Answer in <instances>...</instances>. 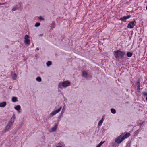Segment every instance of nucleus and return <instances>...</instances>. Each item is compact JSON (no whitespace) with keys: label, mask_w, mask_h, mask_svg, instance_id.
Wrapping results in <instances>:
<instances>
[{"label":"nucleus","mask_w":147,"mask_h":147,"mask_svg":"<svg viewBox=\"0 0 147 147\" xmlns=\"http://www.w3.org/2000/svg\"><path fill=\"white\" fill-rule=\"evenodd\" d=\"M6 103L4 102H2L0 103V107H5L6 105Z\"/></svg>","instance_id":"dca6fc26"},{"label":"nucleus","mask_w":147,"mask_h":147,"mask_svg":"<svg viewBox=\"0 0 147 147\" xmlns=\"http://www.w3.org/2000/svg\"><path fill=\"white\" fill-rule=\"evenodd\" d=\"M55 26V23L54 22H53L51 26V28L53 29L54 28Z\"/></svg>","instance_id":"6ab92c4d"},{"label":"nucleus","mask_w":147,"mask_h":147,"mask_svg":"<svg viewBox=\"0 0 147 147\" xmlns=\"http://www.w3.org/2000/svg\"><path fill=\"white\" fill-rule=\"evenodd\" d=\"M104 117H103L102 118V119H101V120H102V121H104Z\"/></svg>","instance_id":"473e14b6"},{"label":"nucleus","mask_w":147,"mask_h":147,"mask_svg":"<svg viewBox=\"0 0 147 147\" xmlns=\"http://www.w3.org/2000/svg\"><path fill=\"white\" fill-rule=\"evenodd\" d=\"M36 50H39V48L38 47H37L36 49Z\"/></svg>","instance_id":"f704fd0d"},{"label":"nucleus","mask_w":147,"mask_h":147,"mask_svg":"<svg viewBox=\"0 0 147 147\" xmlns=\"http://www.w3.org/2000/svg\"><path fill=\"white\" fill-rule=\"evenodd\" d=\"M136 22L133 19V20L131 22H130L128 24L127 28L130 29L133 28L136 25Z\"/></svg>","instance_id":"39448f33"},{"label":"nucleus","mask_w":147,"mask_h":147,"mask_svg":"<svg viewBox=\"0 0 147 147\" xmlns=\"http://www.w3.org/2000/svg\"><path fill=\"white\" fill-rule=\"evenodd\" d=\"M56 147H62L60 146H57Z\"/></svg>","instance_id":"c9c22d12"},{"label":"nucleus","mask_w":147,"mask_h":147,"mask_svg":"<svg viewBox=\"0 0 147 147\" xmlns=\"http://www.w3.org/2000/svg\"><path fill=\"white\" fill-rule=\"evenodd\" d=\"M121 136L123 137V138H124V140L128 138L130 135V134L129 133L125 132L121 134Z\"/></svg>","instance_id":"1a4fd4ad"},{"label":"nucleus","mask_w":147,"mask_h":147,"mask_svg":"<svg viewBox=\"0 0 147 147\" xmlns=\"http://www.w3.org/2000/svg\"><path fill=\"white\" fill-rule=\"evenodd\" d=\"M123 140H124V138H123V137L121 136V135L116 138L115 141V142L117 144H120Z\"/></svg>","instance_id":"423d86ee"},{"label":"nucleus","mask_w":147,"mask_h":147,"mask_svg":"<svg viewBox=\"0 0 147 147\" xmlns=\"http://www.w3.org/2000/svg\"><path fill=\"white\" fill-rule=\"evenodd\" d=\"M13 86L12 85H10L9 87V88L10 89H11L12 88Z\"/></svg>","instance_id":"7c9ffc66"},{"label":"nucleus","mask_w":147,"mask_h":147,"mask_svg":"<svg viewBox=\"0 0 147 147\" xmlns=\"http://www.w3.org/2000/svg\"><path fill=\"white\" fill-rule=\"evenodd\" d=\"M141 94L143 96H147V92H142L141 93Z\"/></svg>","instance_id":"393cba45"},{"label":"nucleus","mask_w":147,"mask_h":147,"mask_svg":"<svg viewBox=\"0 0 147 147\" xmlns=\"http://www.w3.org/2000/svg\"><path fill=\"white\" fill-rule=\"evenodd\" d=\"M39 19L40 20H43L44 21L45 20V19L44 18H43L41 16H40L39 17Z\"/></svg>","instance_id":"bb28decb"},{"label":"nucleus","mask_w":147,"mask_h":147,"mask_svg":"<svg viewBox=\"0 0 147 147\" xmlns=\"http://www.w3.org/2000/svg\"><path fill=\"white\" fill-rule=\"evenodd\" d=\"M111 113L113 114H115L116 113V110H115L113 108H111Z\"/></svg>","instance_id":"412c9836"},{"label":"nucleus","mask_w":147,"mask_h":147,"mask_svg":"<svg viewBox=\"0 0 147 147\" xmlns=\"http://www.w3.org/2000/svg\"><path fill=\"white\" fill-rule=\"evenodd\" d=\"M6 3H7L6 2H5V3H0V5H4L6 4Z\"/></svg>","instance_id":"c85d7f7f"},{"label":"nucleus","mask_w":147,"mask_h":147,"mask_svg":"<svg viewBox=\"0 0 147 147\" xmlns=\"http://www.w3.org/2000/svg\"><path fill=\"white\" fill-rule=\"evenodd\" d=\"M140 78H138L137 81L135 82V85L134 86V87L135 88H136V90L138 92H140V89H142V88H140V86L142 87V85H140Z\"/></svg>","instance_id":"20e7f679"},{"label":"nucleus","mask_w":147,"mask_h":147,"mask_svg":"<svg viewBox=\"0 0 147 147\" xmlns=\"http://www.w3.org/2000/svg\"><path fill=\"white\" fill-rule=\"evenodd\" d=\"M62 107H61L59 109H58L57 110H56L55 111H54L52 112L49 115L50 117H53V116L55 115L57 113L59 112L62 109Z\"/></svg>","instance_id":"0eeeda50"},{"label":"nucleus","mask_w":147,"mask_h":147,"mask_svg":"<svg viewBox=\"0 0 147 147\" xmlns=\"http://www.w3.org/2000/svg\"><path fill=\"white\" fill-rule=\"evenodd\" d=\"M17 10V8H16V7H14L12 8V11H14Z\"/></svg>","instance_id":"cd10ccee"},{"label":"nucleus","mask_w":147,"mask_h":147,"mask_svg":"<svg viewBox=\"0 0 147 147\" xmlns=\"http://www.w3.org/2000/svg\"><path fill=\"white\" fill-rule=\"evenodd\" d=\"M104 141H101L100 143H99L98 145L97 146L98 147H100L103 144Z\"/></svg>","instance_id":"b1692460"},{"label":"nucleus","mask_w":147,"mask_h":147,"mask_svg":"<svg viewBox=\"0 0 147 147\" xmlns=\"http://www.w3.org/2000/svg\"><path fill=\"white\" fill-rule=\"evenodd\" d=\"M15 6V7H16V8L18 7V4L16 5Z\"/></svg>","instance_id":"72a5a7b5"},{"label":"nucleus","mask_w":147,"mask_h":147,"mask_svg":"<svg viewBox=\"0 0 147 147\" xmlns=\"http://www.w3.org/2000/svg\"><path fill=\"white\" fill-rule=\"evenodd\" d=\"M20 106L19 105L16 106L15 107V109L17 111L20 110Z\"/></svg>","instance_id":"f3484780"},{"label":"nucleus","mask_w":147,"mask_h":147,"mask_svg":"<svg viewBox=\"0 0 147 147\" xmlns=\"http://www.w3.org/2000/svg\"><path fill=\"white\" fill-rule=\"evenodd\" d=\"M131 16V15H128L127 16H124L123 17L121 18L119 20H120L122 22H126V20L130 18Z\"/></svg>","instance_id":"6e6552de"},{"label":"nucleus","mask_w":147,"mask_h":147,"mask_svg":"<svg viewBox=\"0 0 147 147\" xmlns=\"http://www.w3.org/2000/svg\"><path fill=\"white\" fill-rule=\"evenodd\" d=\"M15 118V115L14 114L6 125L5 129V132L7 131L10 129L11 127L13 125Z\"/></svg>","instance_id":"f03ea898"},{"label":"nucleus","mask_w":147,"mask_h":147,"mask_svg":"<svg viewBox=\"0 0 147 147\" xmlns=\"http://www.w3.org/2000/svg\"><path fill=\"white\" fill-rule=\"evenodd\" d=\"M71 84V82L70 81L66 80L63 82H59L58 85V88L60 89H62V86L65 87L69 86Z\"/></svg>","instance_id":"7ed1b4c3"},{"label":"nucleus","mask_w":147,"mask_h":147,"mask_svg":"<svg viewBox=\"0 0 147 147\" xmlns=\"http://www.w3.org/2000/svg\"><path fill=\"white\" fill-rule=\"evenodd\" d=\"M18 7H17V10H22L23 9V6L21 3H19L18 4Z\"/></svg>","instance_id":"ddd939ff"},{"label":"nucleus","mask_w":147,"mask_h":147,"mask_svg":"<svg viewBox=\"0 0 147 147\" xmlns=\"http://www.w3.org/2000/svg\"><path fill=\"white\" fill-rule=\"evenodd\" d=\"M36 80L38 82H40L42 81V79L40 77H38L36 78Z\"/></svg>","instance_id":"aec40b11"},{"label":"nucleus","mask_w":147,"mask_h":147,"mask_svg":"<svg viewBox=\"0 0 147 147\" xmlns=\"http://www.w3.org/2000/svg\"><path fill=\"white\" fill-rule=\"evenodd\" d=\"M65 106H64L63 107V109H62V111H63V110L64 111L65 109Z\"/></svg>","instance_id":"2f4dec72"},{"label":"nucleus","mask_w":147,"mask_h":147,"mask_svg":"<svg viewBox=\"0 0 147 147\" xmlns=\"http://www.w3.org/2000/svg\"><path fill=\"white\" fill-rule=\"evenodd\" d=\"M96 147H98L97 146Z\"/></svg>","instance_id":"58836bf2"},{"label":"nucleus","mask_w":147,"mask_h":147,"mask_svg":"<svg viewBox=\"0 0 147 147\" xmlns=\"http://www.w3.org/2000/svg\"><path fill=\"white\" fill-rule=\"evenodd\" d=\"M57 127V125L56 124L55 126L53 127L51 129V131L52 132H54L55 131Z\"/></svg>","instance_id":"4468645a"},{"label":"nucleus","mask_w":147,"mask_h":147,"mask_svg":"<svg viewBox=\"0 0 147 147\" xmlns=\"http://www.w3.org/2000/svg\"><path fill=\"white\" fill-rule=\"evenodd\" d=\"M103 121L102 120H100L99 123H98V125L99 126H100L102 124V123H103Z\"/></svg>","instance_id":"a878e982"},{"label":"nucleus","mask_w":147,"mask_h":147,"mask_svg":"<svg viewBox=\"0 0 147 147\" xmlns=\"http://www.w3.org/2000/svg\"><path fill=\"white\" fill-rule=\"evenodd\" d=\"M29 38V36L28 35H26L25 36L24 39L25 41L24 42L26 44L29 45L30 44V41L29 39H28Z\"/></svg>","instance_id":"9d476101"},{"label":"nucleus","mask_w":147,"mask_h":147,"mask_svg":"<svg viewBox=\"0 0 147 147\" xmlns=\"http://www.w3.org/2000/svg\"><path fill=\"white\" fill-rule=\"evenodd\" d=\"M40 25V24L39 22H36L35 23V27H38Z\"/></svg>","instance_id":"5701e85b"},{"label":"nucleus","mask_w":147,"mask_h":147,"mask_svg":"<svg viewBox=\"0 0 147 147\" xmlns=\"http://www.w3.org/2000/svg\"><path fill=\"white\" fill-rule=\"evenodd\" d=\"M12 101H18L17 98L16 97H13L12 98Z\"/></svg>","instance_id":"4be33fe9"},{"label":"nucleus","mask_w":147,"mask_h":147,"mask_svg":"<svg viewBox=\"0 0 147 147\" xmlns=\"http://www.w3.org/2000/svg\"><path fill=\"white\" fill-rule=\"evenodd\" d=\"M146 101H147V96L146 98Z\"/></svg>","instance_id":"e433bc0d"},{"label":"nucleus","mask_w":147,"mask_h":147,"mask_svg":"<svg viewBox=\"0 0 147 147\" xmlns=\"http://www.w3.org/2000/svg\"><path fill=\"white\" fill-rule=\"evenodd\" d=\"M52 63L51 61H48L47 63H46V65L47 67H49L50 65H52Z\"/></svg>","instance_id":"a211bd4d"},{"label":"nucleus","mask_w":147,"mask_h":147,"mask_svg":"<svg viewBox=\"0 0 147 147\" xmlns=\"http://www.w3.org/2000/svg\"><path fill=\"white\" fill-rule=\"evenodd\" d=\"M133 53L132 52H127V53L126 55L127 57H131L133 55Z\"/></svg>","instance_id":"2eb2a0df"},{"label":"nucleus","mask_w":147,"mask_h":147,"mask_svg":"<svg viewBox=\"0 0 147 147\" xmlns=\"http://www.w3.org/2000/svg\"><path fill=\"white\" fill-rule=\"evenodd\" d=\"M11 74L12 76V78L13 80H16L17 78V76L16 74L14 73L11 72Z\"/></svg>","instance_id":"f8f14e48"},{"label":"nucleus","mask_w":147,"mask_h":147,"mask_svg":"<svg viewBox=\"0 0 147 147\" xmlns=\"http://www.w3.org/2000/svg\"><path fill=\"white\" fill-rule=\"evenodd\" d=\"M146 10H147V5L146 6Z\"/></svg>","instance_id":"4c0bfd02"},{"label":"nucleus","mask_w":147,"mask_h":147,"mask_svg":"<svg viewBox=\"0 0 147 147\" xmlns=\"http://www.w3.org/2000/svg\"><path fill=\"white\" fill-rule=\"evenodd\" d=\"M82 76L84 78H87L89 77V75L85 71H82Z\"/></svg>","instance_id":"9b49d317"},{"label":"nucleus","mask_w":147,"mask_h":147,"mask_svg":"<svg viewBox=\"0 0 147 147\" xmlns=\"http://www.w3.org/2000/svg\"><path fill=\"white\" fill-rule=\"evenodd\" d=\"M125 52L124 51H121L120 50H117L113 52V54L116 58L122 59L124 57Z\"/></svg>","instance_id":"f257e3e1"},{"label":"nucleus","mask_w":147,"mask_h":147,"mask_svg":"<svg viewBox=\"0 0 147 147\" xmlns=\"http://www.w3.org/2000/svg\"><path fill=\"white\" fill-rule=\"evenodd\" d=\"M144 122H143L142 123H139V125L140 126H142L143 124L144 123Z\"/></svg>","instance_id":"c756f323"}]
</instances>
